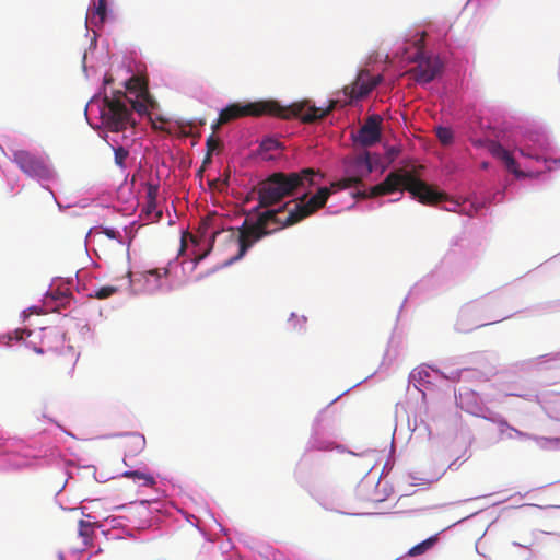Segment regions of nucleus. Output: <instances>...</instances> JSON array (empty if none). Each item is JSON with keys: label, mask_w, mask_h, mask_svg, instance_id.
<instances>
[{"label": "nucleus", "mask_w": 560, "mask_h": 560, "mask_svg": "<svg viewBox=\"0 0 560 560\" xmlns=\"http://www.w3.org/2000/svg\"><path fill=\"white\" fill-rule=\"evenodd\" d=\"M401 189L408 190L413 198H417L424 205H435L447 200V196L445 194L434 190L431 186L417 178L413 174L402 170L390 172L382 183L373 186L369 192L365 190L358 191L354 197H377Z\"/></svg>", "instance_id": "nucleus-3"}, {"label": "nucleus", "mask_w": 560, "mask_h": 560, "mask_svg": "<svg viewBox=\"0 0 560 560\" xmlns=\"http://www.w3.org/2000/svg\"><path fill=\"white\" fill-rule=\"evenodd\" d=\"M106 18V0H97L94 3V9L91 13V20L93 23H103Z\"/></svg>", "instance_id": "nucleus-16"}, {"label": "nucleus", "mask_w": 560, "mask_h": 560, "mask_svg": "<svg viewBox=\"0 0 560 560\" xmlns=\"http://www.w3.org/2000/svg\"><path fill=\"white\" fill-rule=\"evenodd\" d=\"M133 446L135 452H140L144 448L145 439L141 434H129L126 441V447Z\"/></svg>", "instance_id": "nucleus-19"}, {"label": "nucleus", "mask_w": 560, "mask_h": 560, "mask_svg": "<svg viewBox=\"0 0 560 560\" xmlns=\"http://www.w3.org/2000/svg\"><path fill=\"white\" fill-rule=\"evenodd\" d=\"M361 183V178L357 176L346 177L340 180L331 183L330 187H320L315 195H313L306 202V194L300 199V202H294L293 208L288 210L284 214L280 208L278 210H268L259 215L256 224L247 228H243L240 234L235 237L231 235L234 242L238 246V254L234 259H240L245 255L247 249L262 236L269 233V226L271 224H278L279 228L293 225L303 219L307 218L318 209L323 208L329 198V196L339 189H346L352 186H357Z\"/></svg>", "instance_id": "nucleus-1"}, {"label": "nucleus", "mask_w": 560, "mask_h": 560, "mask_svg": "<svg viewBox=\"0 0 560 560\" xmlns=\"http://www.w3.org/2000/svg\"><path fill=\"white\" fill-rule=\"evenodd\" d=\"M211 156L212 154L211 153H208L206 154L205 159H203V162H202V166H205L206 164L210 163L211 162ZM203 172V167H201L199 170V173L201 174Z\"/></svg>", "instance_id": "nucleus-28"}, {"label": "nucleus", "mask_w": 560, "mask_h": 560, "mask_svg": "<svg viewBox=\"0 0 560 560\" xmlns=\"http://www.w3.org/2000/svg\"><path fill=\"white\" fill-rule=\"evenodd\" d=\"M520 153L525 156V158H530V159H536V160H539L538 156H534L532 155L529 152L525 151L524 149H520Z\"/></svg>", "instance_id": "nucleus-30"}, {"label": "nucleus", "mask_w": 560, "mask_h": 560, "mask_svg": "<svg viewBox=\"0 0 560 560\" xmlns=\"http://www.w3.org/2000/svg\"><path fill=\"white\" fill-rule=\"evenodd\" d=\"M125 278H128V284L131 283V271L128 270L126 273H125Z\"/></svg>", "instance_id": "nucleus-32"}, {"label": "nucleus", "mask_w": 560, "mask_h": 560, "mask_svg": "<svg viewBox=\"0 0 560 560\" xmlns=\"http://www.w3.org/2000/svg\"><path fill=\"white\" fill-rule=\"evenodd\" d=\"M148 97L149 96H144L141 97L142 100L131 101L128 100L126 94L121 91H117L113 97L105 96V108L102 112V118L107 129L113 132H120L128 126H135L136 122L132 120V113L122 98L131 103L132 110L142 115L148 113Z\"/></svg>", "instance_id": "nucleus-5"}, {"label": "nucleus", "mask_w": 560, "mask_h": 560, "mask_svg": "<svg viewBox=\"0 0 560 560\" xmlns=\"http://www.w3.org/2000/svg\"><path fill=\"white\" fill-rule=\"evenodd\" d=\"M491 154L501 160L506 168L513 173L516 177L518 178H525V177H528V176H534L533 174L530 173H525L523 171H521L517 166V163L515 161V159L512 156V154L505 149L503 148L499 142H492L490 144V148H489ZM538 174H536L535 176H537Z\"/></svg>", "instance_id": "nucleus-12"}, {"label": "nucleus", "mask_w": 560, "mask_h": 560, "mask_svg": "<svg viewBox=\"0 0 560 560\" xmlns=\"http://www.w3.org/2000/svg\"><path fill=\"white\" fill-rule=\"evenodd\" d=\"M435 132L442 144L447 145L453 142L454 135L451 128L440 126L435 129Z\"/></svg>", "instance_id": "nucleus-20"}, {"label": "nucleus", "mask_w": 560, "mask_h": 560, "mask_svg": "<svg viewBox=\"0 0 560 560\" xmlns=\"http://www.w3.org/2000/svg\"><path fill=\"white\" fill-rule=\"evenodd\" d=\"M381 122L378 115L368 117L364 125L359 129L354 141L362 147H372L381 140Z\"/></svg>", "instance_id": "nucleus-10"}, {"label": "nucleus", "mask_w": 560, "mask_h": 560, "mask_svg": "<svg viewBox=\"0 0 560 560\" xmlns=\"http://www.w3.org/2000/svg\"><path fill=\"white\" fill-rule=\"evenodd\" d=\"M122 476L138 480L140 485L144 487H153L155 485V479L152 475L145 474L140 470H128L125 471Z\"/></svg>", "instance_id": "nucleus-15"}, {"label": "nucleus", "mask_w": 560, "mask_h": 560, "mask_svg": "<svg viewBox=\"0 0 560 560\" xmlns=\"http://www.w3.org/2000/svg\"><path fill=\"white\" fill-rule=\"evenodd\" d=\"M424 36L425 33L421 34V37L415 40L417 52L411 58L417 66L408 71V74L419 84H427L432 82L435 78L441 75L444 65L440 57L425 56L424 48Z\"/></svg>", "instance_id": "nucleus-6"}, {"label": "nucleus", "mask_w": 560, "mask_h": 560, "mask_svg": "<svg viewBox=\"0 0 560 560\" xmlns=\"http://www.w3.org/2000/svg\"><path fill=\"white\" fill-rule=\"evenodd\" d=\"M281 142L273 138H267L260 143L262 151H276L281 149Z\"/></svg>", "instance_id": "nucleus-23"}, {"label": "nucleus", "mask_w": 560, "mask_h": 560, "mask_svg": "<svg viewBox=\"0 0 560 560\" xmlns=\"http://www.w3.org/2000/svg\"><path fill=\"white\" fill-rule=\"evenodd\" d=\"M126 89L129 92H136L137 97L149 96L147 85L144 81L139 77L133 75L130 79H128L126 81Z\"/></svg>", "instance_id": "nucleus-14"}, {"label": "nucleus", "mask_w": 560, "mask_h": 560, "mask_svg": "<svg viewBox=\"0 0 560 560\" xmlns=\"http://www.w3.org/2000/svg\"><path fill=\"white\" fill-rule=\"evenodd\" d=\"M436 540H438L436 536H432V537L425 539L424 541L413 546L409 550V555L410 556H419V555L425 552L428 549H430L436 542Z\"/></svg>", "instance_id": "nucleus-17"}, {"label": "nucleus", "mask_w": 560, "mask_h": 560, "mask_svg": "<svg viewBox=\"0 0 560 560\" xmlns=\"http://www.w3.org/2000/svg\"><path fill=\"white\" fill-rule=\"evenodd\" d=\"M35 351H36L37 353H44V352H47V351H46V349H45V347H43V346H42V347H39V348H35Z\"/></svg>", "instance_id": "nucleus-33"}, {"label": "nucleus", "mask_w": 560, "mask_h": 560, "mask_svg": "<svg viewBox=\"0 0 560 560\" xmlns=\"http://www.w3.org/2000/svg\"><path fill=\"white\" fill-rule=\"evenodd\" d=\"M381 77H372L368 70L358 73L355 81L343 88L345 95L351 100L365 97L381 82Z\"/></svg>", "instance_id": "nucleus-9"}, {"label": "nucleus", "mask_w": 560, "mask_h": 560, "mask_svg": "<svg viewBox=\"0 0 560 560\" xmlns=\"http://www.w3.org/2000/svg\"><path fill=\"white\" fill-rule=\"evenodd\" d=\"M40 342L46 351L60 352L61 358L57 365L59 369L66 370L68 373L73 371L78 354L73 347L66 343V334L59 328H44Z\"/></svg>", "instance_id": "nucleus-7"}, {"label": "nucleus", "mask_w": 560, "mask_h": 560, "mask_svg": "<svg viewBox=\"0 0 560 560\" xmlns=\"http://www.w3.org/2000/svg\"><path fill=\"white\" fill-rule=\"evenodd\" d=\"M411 377L416 381L423 380L424 377H429V372L423 368H418L411 372Z\"/></svg>", "instance_id": "nucleus-25"}, {"label": "nucleus", "mask_w": 560, "mask_h": 560, "mask_svg": "<svg viewBox=\"0 0 560 560\" xmlns=\"http://www.w3.org/2000/svg\"><path fill=\"white\" fill-rule=\"evenodd\" d=\"M118 290L119 288L116 285H105L95 290L94 294H92L91 296L96 298L98 300H104L117 293Z\"/></svg>", "instance_id": "nucleus-21"}, {"label": "nucleus", "mask_w": 560, "mask_h": 560, "mask_svg": "<svg viewBox=\"0 0 560 560\" xmlns=\"http://www.w3.org/2000/svg\"><path fill=\"white\" fill-rule=\"evenodd\" d=\"M365 164L368 165V172H372L371 163L368 156L365 159Z\"/></svg>", "instance_id": "nucleus-34"}, {"label": "nucleus", "mask_w": 560, "mask_h": 560, "mask_svg": "<svg viewBox=\"0 0 560 560\" xmlns=\"http://www.w3.org/2000/svg\"><path fill=\"white\" fill-rule=\"evenodd\" d=\"M337 105V101H329L326 108L316 107L310 101H302L281 106L276 101H260L248 103H232L220 112V122L229 124L242 117H259L262 115L276 116L284 119L300 118L304 124H312L328 116Z\"/></svg>", "instance_id": "nucleus-2"}, {"label": "nucleus", "mask_w": 560, "mask_h": 560, "mask_svg": "<svg viewBox=\"0 0 560 560\" xmlns=\"http://www.w3.org/2000/svg\"><path fill=\"white\" fill-rule=\"evenodd\" d=\"M167 275H168V268H166V267L154 268V269H150V270H147V271L142 272L143 278L147 279V280H148L149 277H154L155 278V287L156 288L161 287L160 280L163 277H167Z\"/></svg>", "instance_id": "nucleus-18"}, {"label": "nucleus", "mask_w": 560, "mask_h": 560, "mask_svg": "<svg viewBox=\"0 0 560 560\" xmlns=\"http://www.w3.org/2000/svg\"><path fill=\"white\" fill-rule=\"evenodd\" d=\"M228 184H229V175L223 179H215L212 183H210L211 186L213 185L219 190L224 189L228 186Z\"/></svg>", "instance_id": "nucleus-26"}, {"label": "nucleus", "mask_w": 560, "mask_h": 560, "mask_svg": "<svg viewBox=\"0 0 560 560\" xmlns=\"http://www.w3.org/2000/svg\"><path fill=\"white\" fill-rule=\"evenodd\" d=\"M206 145H207V152L212 154L215 150L220 149L222 144H221L220 139L215 138L212 133L208 137V139L206 141Z\"/></svg>", "instance_id": "nucleus-24"}, {"label": "nucleus", "mask_w": 560, "mask_h": 560, "mask_svg": "<svg viewBox=\"0 0 560 560\" xmlns=\"http://www.w3.org/2000/svg\"><path fill=\"white\" fill-rule=\"evenodd\" d=\"M104 233L110 237V238H115L116 237V234H117V231H115L114 229H105Z\"/></svg>", "instance_id": "nucleus-29"}, {"label": "nucleus", "mask_w": 560, "mask_h": 560, "mask_svg": "<svg viewBox=\"0 0 560 560\" xmlns=\"http://www.w3.org/2000/svg\"><path fill=\"white\" fill-rule=\"evenodd\" d=\"M79 536L82 538L84 546H91L93 542V536L95 533L94 524L91 522H86L84 520H80L79 524Z\"/></svg>", "instance_id": "nucleus-13"}, {"label": "nucleus", "mask_w": 560, "mask_h": 560, "mask_svg": "<svg viewBox=\"0 0 560 560\" xmlns=\"http://www.w3.org/2000/svg\"><path fill=\"white\" fill-rule=\"evenodd\" d=\"M13 162L30 177L49 179L52 176L51 168L45 159L27 150L14 151Z\"/></svg>", "instance_id": "nucleus-8"}, {"label": "nucleus", "mask_w": 560, "mask_h": 560, "mask_svg": "<svg viewBox=\"0 0 560 560\" xmlns=\"http://www.w3.org/2000/svg\"><path fill=\"white\" fill-rule=\"evenodd\" d=\"M458 206H459V205H458V202H456V201H451V205H450L448 207H446L445 209H446L447 211H456V208H457Z\"/></svg>", "instance_id": "nucleus-31"}, {"label": "nucleus", "mask_w": 560, "mask_h": 560, "mask_svg": "<svg viewBox=\"0 0 560 560\" xmlns=\"http://www.w3.org/2000/svg\"><path fill=\"white\" fill-rule=\"evenodd\" d=\"M223 125H225V122H220V116H219L218 119L214 122H212V125H211L212 132L213 133L217 132L220 129V127Z\"/></svg>", "instance_id": "nucleus-27"}, {"label": "nucleus", "mask_w": 560, "mask_h": 560, "mask_svg": "<svg viewBox=\"0 0 560 560\" xmlns=\"http://www.w3.org/2000/svg\"><path fill=\"white\" fill-rule=\"evenodd\" d=\"M159 195V186L153 184H148L147 186V201L141 212V218L145 220L148 223L159 222L163 212L161 209H158L156 199Z\"/></svg>", "instance_id": "nucleus-11"}, {"label": "nucleus", "mask_w": 560, "mask_h": 560, "mask_svg": "<svg viewBox=\"0 0 560 560\" xmlns=\"http://www.w3.org/2000/svg\"><path fill=\"white\" fill-rule=\"evenodd\" d=\"M323 175L314 168L306 167L300 172H277L269 175L258 190L259 206L270 207L280 202L283 198L296 194L300 187H311L316 184L315 177Z\"/></svg>", "instance_id": "nucleus-4"}, {"label": "nucleus", "mask_w": 560, "mask_h": 560, "mask_svg": "<svg viewBox=\"0 0 560 560\" xmlns=\"http://www.w3.org/2000/svg\"><path fill=\"white\" fill-rule=\"evenodd\" d=\"M129 155L128 150H126L124 147H117L114 148V159L117 166L120 168H125V162Z\"/></svg>", "instance_id": "nucleus-22"}]
</instances>
